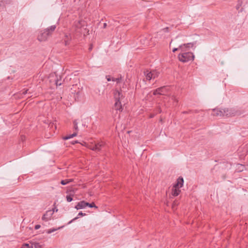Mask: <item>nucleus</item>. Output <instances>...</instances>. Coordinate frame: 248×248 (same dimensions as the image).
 <instances>
[{
	"label": "nucleus",
	"instance_id": "nucleus-25",
	"mask_svg": "<svg viewBox=\"0 0 248 248\" xmlns=\"http://www.w3.org/2000/svg\"><path fill=\"white\" fill-rule=\"evenodd\" d=\"M66 199L68 202H70L73 200V198L71 195H67L66 196Z\"/></svg>",
	"mask_w": 248,
	"mask_h": 248
},
{
	"label": "nucleus",
	"instance_id": "nucleus-13",
	"mask_svg": "<svg viewBox=\"0 0 248 248\" xmlns=\"http://www.w3.org/2000/svg\"><path fill=\"white\" fill-rule=\"evenodd\" d=\"M184 184V179L182 177H180L177 180V183L173 186L174 187L181 188L183 186Z\"/></svg>",
	"mask_w": 248,
	"mask_h": 248
},
{
	"label": "nucleus",
	"instance_id": "nucleus-2",
	"mask_svg": "<svg viewBox=\"0 0 248 248\" xmlns=\"http://www.w3.org/2000/svg\"><path fill=\"white\" fill-rule=\"evenodd\" d=\"M86 23L83 20L76 21L71 29V31L77 34L85 33L86 30Z\"/></svg>",
	"mask_w": 248,
	"mask_h": 248
},
{
	"label": "nucleus",
	"instance_id": "nucleus-27",
	"mask_svg": "<svg viewBox=\"0 0 248 248\" xmlns=\"http://www.w3.org/2000/svg\"><path fill=\"white\" fill-rule=\"evenodd\" d=\"M20 248H30L29 244H24Z\"/></svg>",
	"mask_w": 248,
	"mask_h": 248
},
{
	"label": "nucleus",
	"instance_id": "nucleus-3",
	"mask_svg": "<svg viewBox=\"0 0 248 248\" xmlns=\"http://www.w3.org/2000/svg\"><path fill=\"white\" fill-rule=\"evenodd\" d=\"M178 58L180 61L186 62L190 61H193L194 59V55L191 52H182L179 54Z\"/></svg>",
	"mask_w": 248,
	"mask_h": 248
},
{
	"label": "nucleus",
	"instance_id": "nucleus-6",
	"mask_svg": "<svg viewBox=\"0 0 248 248\" xmlns=\"http://www.w3.org/2000/svg\"><path fill=\"white\" fill-rule=\"evenodd\" d=\"M105 143L103 141L98 142L94 145H90L88 148L93 151H100L105 146Z\"/></svg>",
	"mask_w": 248,
	"mask_h": 248
},
{
	"label": "nucleus",
	"instance_id": "nucleus-18",
	"mask_svg": "<svg viewBox=\"0 0 248 248\" xmlns=\"http://www.w3.org/2000/svg\"><path fill=\"white\" fill-rule=\"evenodd\" d=\"M77 135V132H74V133H73L71 135H69L68 136L63 137V140H67L70 139L71 138H73L74 137H76Z\"/></svg>",
	"mask_w": 248,
	"mask_h": 248
},
{
	"label": "nucleus",
	"instance_id": "nucleus-20",
	"mask_svg": "<svg viewBox=\"0 0 248 248\" xmlns=\"http://www.w3.org/2000/svg\"><path fill=\"white\" fill-rule=\"evenodd\" d=\"M63 228V226H62V227H60L57 229H48L46 231V233H48V234H49V233H51L58 230H59L61 228Z\"/></svg>",
	"mask_w": 248,
	"mask_h": 248
},
{
	"label": "nucleus",
	"instance_id": "nucleus-39",
	"mask_svg": "<svg viewBox=\"0 0 248 248\" xmlns=\"http://www.w3.org/2000/svg\"><path fill=\"white\" fill-rule=\"evenodd\" d=\"M52 210H54V211H56V209L55 208V209H53Z\"/></svg>",
	"mask_w": 248,
	"mask_h": 248
},
{
	"label": "nucleus",
	"instance_id": "nucleus-17",
	"mask_svg": "<svg viewBox=\"0 0 248 248\" xmlns=\"http://www.w3.org/2000/svg\"><path fill=\"white\" fill-rule=\"evenodd\" d=\"M86 215V214L85 213H83L82 212H79L78 214V217L74 218L73 219H72L71 221H70L69 222H68V224H71L73 221L77 220L78 218L79 217V216H84Z\"/></svg>",
	"mask_w": 248,
	"mask_h": 248
},
{
	"label": "nucleus",
	"instance_id": "nucleus-9",
	"mask_svg": "<svg viewBox=\"0 0 248 248\" xmlns=\"http://www.w3.org/2000/svg\"><path fill=\"white\" fill-rule=\"evenodd\" d=\"M54 212V210H48L42 217V220L45 221H47L51 219L52 216Z\"/></svg>",
	"mask_w": 248,
	"mask_h": 248
},
{
	"label": "nucleus",
	"instance_id": "nucleus-34",
	"mask_svg": "<svg viewBox=\"0 0 248 248\" xmlns=\"http://www.w3.org/2000/svg\"><path fill=\"white\" fill-rule=\"evenodd\" d=\"M4 4V2L3 1H0V6H2Z\"/></svg>",
	"mask_w": 248,
	"mask_h": 248
},
{
	"label": "nucleus",
	"instance_id": "nucleus-10",
	"mask_svg": "<svg viewBox=\"0 0 248 248\" xmlns=\"http://www.w3.org/2000/svg\"><path fill=\"white\" fill-rule=\"evenodd\" d=\"M114 97L115 101H121V100L124 98V96L121 90H115L114 92Z\"/></svg>",
	"mask_w": 248,
	"mask_h": 248
},
{
	"label": "nucleus",
	"instance_id": "nucleus-30",
	"mask_svg": "<svg viewBox=\"0 0 248 248\" xmlns=\"http://www.w3.org/2000/svg\"><path fill=\"white\" fill-rule=\"evenodd\" d=\"M106 78L108 81H112V78H111L109 76H107Z\"/></svg>",
	"mask_w": 248,
	"mask_h": 248
},
{
	"label": "nucleus",
	"instance_id": "nucleus-7",
	"mask_svg": "<svg viewBox=\"0 0 248 248\" xmlns=\"http://www.w3.org/2000/svg\"><path fill=\"white\" fill-rule=\"evenodd\" d=\"M196 45V42L184 44L179 46L180 50L182 52H187L190 47H192Z\"/></svg>",
	"mask_w": 248,
	"mask_h": 248
},
{
	"label": "nucleus",
	"instance_id": "nucleus-1",
	"mask_svg": "<svg viewBox=\"0 0 248 248\" xmlns=\"http://www.w3.org/2000/svg\"><path fill=\"white\" fill-rule=\"evenodd\" d=\"M56 28V25H52L49 27L41 30L37 36V39L40 42H45L52 35Z\"/></svg>",
	"mask_w": 248,
	"mask_h": 248
},
{
	"label": "nucleus",
	"instance_id": "nucleus-22",
	"mask_svg": "<svg viewBox=\"0 0 248 248\" xmlns=\"http://www.w3.org/2000/svg\"><path fill=\"white\" fill-rule=\"evenodd\" d=\"M87 206H89L91 208H97V207L95 205L94 203V202H92L91 203H89L88 202H87Z\"/></svg>",
	"mask_w": 248,
	"mask_h": 248
},
{
	"label": "nucleus",
	"instance_id": "nucleus-28",
	"mask_svg": "<svg viewBox=\"0 0 248 248\" xmlns=\"http://www.w3.org/2000/svg\"><path fill=\"white\" fill-rule=\"evenodd\" d=\"M33 245H34V247L35 248H39L41 247V246L40 245L39 243H35Z\"/></svg>",
	"mask_w": 248,
	"mask_h": 248
},
{
	"label": "nucleus",
	"instance_id": "nucleus-33",
	"mask_svg": "<svg viewBox=\"0 0 248 248\" xmlns=\"http://www.w3.org/2000/svg\"><path fill=\"white\" fill-rule=\"evenodd\" d=\"M67 181L68 182V184L71 183V182H72L73 181V179H67Z\"/></svg>",
	"mask_w": 248,
	"mask_h": 248
},
{
	"label": "nucleus",
	"instance_id": "nucleus-19",
	"mask_svg": "<svg viewBox=\"0 0 248 248\" xmlns=\"http://www.w3.org/2000/svg\"><path fill=\"white\" fill-rule=\"evenodd\" d=\"M122 80V76H120L117 78H112V81L116 82L117 83H120Z\"/></svg>",
	"mask_w": 248,
	"mask_h": 248
},
{
	"label": "nucleus",
	"instance_id": "nucleus-15",
	"mask_svg": "<svg viewBox=\"0 0 248 248\" xmlns=\"http://www.w3.org/2000/svg\"><path fill=\"white\" fill-rule=\"evenodd\" d=\"M179 188H180L174 187V186H173L171 192V194L173 196H177L180 194L181 190Z\"/></svg>",
	"mask_w": 248,
	"mask_h": 248
},
{
	"label": "nucleus",
	"instance_id": "nucleus-35",
	"mask_svg": "<svg viewBox=\"0 0 248 248\" xmlns=\"http://www.w3.org/2000/svg\"><path fill=\"white\" fill-rule=\"evenodd\" d=\"M107 26V24L106 23H104L103 24V28H106Z\"/></svg>",
	"mask_w": 248,
	"mask_h": 248
},
{
	"label": "nucleus",
	"instance_id": "nucleus-37",
	"mask_svg": "<svg viewBox=\"0 0 248 248\" xmlns=\"http://www.w3.org/2000/svg\"><path fill=\"white\" fill-rule=\"evenodd\" d=\"M28 91V90H26L25 91H24V92H23V94H26V93H27V91Z\"/></svg>",
	"mask_w": 248,
	"mask_h": 248
},
{
	"label": "nucleus",
	"instance_id": "nucleus-24",
	"mask_svg": "<svg viewBox=\"0 0 248 248\" xmlns=\"http://www.w3.org/2000/svg\"><path fill=\"white\" fill-rule=\"evenodd\" d=\"M54 82H55V84L56 86H60L62 84V83L60 81H59V80L58 78L56 79H55Z\"/></svg>",
	"mask_w": 248,
	"mask_h": 248
},
{
	"label": "nucleus",
	"instance_id": "nucleus-4",
	"mask_svg": "<svg viewBox=\"0 0 248 248\" xmlns=\"http://www.w3.org/2000/svg\"><path fill=\"white\" fill-rule=\"evenodd\" d=\"M224 116L232 117L236 115H238L241 114L240 112L234 108H225L223 111Z\"/></svg>",
	"mask_w": 248,
	"mask_h": 248
},
{
	"label": "nucleus",
	"instance_id": "nucleus-26",
	"mask_svg": "<svg viewBox=\"0 0 248 248\" xmlns=\"http://www.w3.org/2000/svg\"><path fill=\"white\" fill-rule=\"evenodd\" d=\"M67 181V179L62 180L61 181V184L62 185H65L66 184H68V182Z\"/></svg>",
	"mask_w": 248,
	"mask_h": 248
},
{
	"label": "nucleus",
	"instance_id": "nucleus-5",
	"mask_svg": "<svg viewBox=\"0 0 248 248\" xmlns=\"http://www.w3.org/2000/svg\"><path fill=\"white\" fill-rule=\"evenodd\" d=\"M159 72L156 70L149 71L148 70L144 72V75L147 80H150L155 79L158 77Z\"/></svg>",
	"mask_w": 248,
	"mask_h": 248
},
{
	"label": "nucleus",
	"instance_id": "nucleus-14",
	"mask_svg": "<svg viewBox=\"0 0 248 248\" xmlns=\"http://www.w3.org/2000/svg\"><path fill=\"white\" fill-rule=\"evenodd\" d=\"M114 108L116 110H119L120 112H122L123 110L121 101H115Z\"/></svg>",
	"mask_w": 248,
	"mask_h": 248
},
{
	"label": "nucleus",
	"instance_id": "nucleus-16",
	"mask_svg": "<svg viewBox=\"0 0 248 248\" xmlns=\"http://www.w3.org/2000/svg\"><path fill=\"white\" fill-rule=\"evenodd\" d=\"M71 36L70 34H66L65 35L64 41L65 43V45L66 46L69 44V41L71 40Z\"/></svg>",
	"mask_w": 248,
	"mask_h": 248
},
{
	"label": "nucleus",
	"instance_id": "nucleus-31",
	"mask_svg": "<svg viewBox=\"0 0 248 248\" xmlns=\"http://www.w3.org/2000/svg\"><path fill=\"white\" fill-rule=\"evenodd\" d=\"M41 227V226L40 225H36L34 227V229L35 230H38Z\"/></svg>",
	"mask_w": 248,
	"mask_h": 248
},
{
	"label": "nucleus",
	"instance_id": "nucleus-12",
	"mask_svg": "<svg viewBox=\"0 0 248 248\" xmlns=\"http://www.w3.org/2000/svg\"><path fill=\"white\" fill-rule=\"evenodd\" d=\"M87 202L82 201L78 203V204L75 206V208L77 210L83 209L87 206Z\"/></svg>",
	"mask_w": 248,
	"mask_h": 248
},
{
	"label": "nucleus",
	"instance_id": "nucleus-23",
	"mask_svg": "<svg viewBox=\"0 0 248 248\" xmlns=\"http://www.w3.org/2000/svg\"><path fill=\"white\" fill-rule=\"evenodd\" d=\"M74 123V129L76 131H78V123L76 120H75L73 122Z\"/></svg>",
	"mask_w": 248,
	"mask_h": 248
},
{
	"label": "nucleus",
	"instance_id": "nucleus-29",
	"mask_svg": "<svg viewBox=\"0 0 248 248\" xmlns=\"http://www.w3.org/2000/svg\"><path fill=\"white\" fill-rule=\"evenodd\" d=\"M171 99L173 101H175L176 102H178V99L176 98V97L174 96H172L171 97Z\"/></svg>",
	"mask_w": 248,
	"mask_h": 248
},
{
	"label": "nucleus",
	"instance_id": "nucleus-36",
	"mask_svg": "<svg viewBox=\"0 0 248 248\" xmlns=\"http://www.w3.org/2000/svg\"><path fill=\"white\" fill-rule=\"evenodd\" d=\"M78 143V141L77 140L74 141L72 142L73 144H74L75 143Z\"/></svg>",
	"mask_w": 248,
	"mask_h": 248
},
{
	"label": "nucleus",
	"instance_id": "nucleus-8",
	"mask_svg": "<svg viewBox=\"0 0 248 248\" xmlns=\"http://www.w3.org/2000/svg\"><path fill=\"white\" fill-rule=\"evenodd\" d=\"M224 108H216L215 109H213L212 110L213 113H212V115L213 116H218V117H224Z\"/></svg>",
	"mask_w": 248,
	"mask_h": 248
},
{
	"label": "nucleus",
	"instance_id": "nucleus-38",
	"mask_svg": "<svg viewBox=\"0 0 248 248\" xmlns=\"http://www.w3.org/2000/svg\"><path fill=\"white\" fill-rule=\"evenodd\" d=\"M92 47L91 46V47L89 48V49H90V50H91V49H92Z\"/></svg>",
	"mask_w": 248,
	"mask_h": 248
},
{
	"label": "nucleus",
	"instance_id": "nucleus-32",
	"mask_svg": "<svg viewBox=\"0 0 248 248\" xmlns=\"http://www.w3.org/2000/svg\"><path fill=\"white\" fill-rule=\"evenodd\" d=\"M180 49L179 48V47H178V48H174L173 49H172V52H175V51H176L177 50H180Z\"/></svg>",
	"mask_w": 248,
	"mask_h": 248
},
{
	"label": "nucleus",
	"instance_id": "nucleus-21",
	"mask_svg": "<svg viewBox=\"0 0 248 248\" xmlns=\"http://www.w3.org/2000/svg\"><path fill=\"white\" fill-rule=\"evenodd\" d=\"M237 170L238 171H242L244 170V169L245 168V166L242 164H238L237 165Z\"/></svg>",
	"mask_w": 248,
	"mask_h": 248
},
{
	"label": "nucleus",
	"instance_id": "nucleus-11",
	"mask_svg": "<svg viewBox=\"0 0 248 248\" xmlns=\"http://www.w3.org/2000/svg\"><path fill=\"white\" fill-rule=\"evenodd\" d=\"M167 92V88L165 87H161L157 88L153 92V94L155 95L157 94H164V93Z\"/></svg>",
	"mask_w": 248,
	"mask_h": 248
}]
</instances>
